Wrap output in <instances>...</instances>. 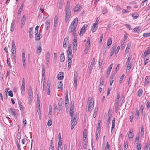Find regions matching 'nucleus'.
Wrapping results in <instances>:
<instances>
[{
  "instance_id": "f03ea898",
  "label": "nucleus",
  "mask_w": 150,
  "mask_h": 150,
  "mask_svg": "<svg viewBox=\"0 0 150 150\" xmlns=\"http://www.w3.org/2000/svg\"><path fill=\"white\" fill-rule=\"evenodd\" d=\"M65 21L67 22L71 16V11L70 5V2L68 1L65 6Z\"/></svg>"
},
{
  "instance_id": "f3484780",
  "label": "nucleus",
  "mask_w": 150,
  "mask_h": 150,
  "mask_svg": "<svg viewBox=\"0 0 150 150\" xmlns=\"http://www.w3.org/2000/svg\"><path fill=\"white\" fill-rule=\"evenodd\" d=\"M32 29V28H31L29 29L28 30L29 37L30 38H32L33 37V32Z\"/></svg>"
},
{
  "instance_id": "a878e982",
  "label": "nucleus",
  "mask_w": 150,
  "mask_h": 150,
  "mask_svg": "<svg viewBox=\"0 0 150 150\" xmlns=\"http://www.w3.org/2000/svg\"><path fill=\"white\" fill-rule=\"evenodd\" d=\"M65 60V57L63 52H62L60 55V60L61 62H64Z\"/></svg>"
},
{
  "instance_id": "c756f323",
  "label": "nucleus",
  "mask_w": 150,
  "mask_h": 150,
  "mask_svg": "<svg viewBox=\"0 0 150 150\" xmlns=\"http://www.w3.org/2000/svg\"><path fill=\"white\" fill-rule=\"evenodd\" d=\"M104 82V79L103 77H101L100 79V86H101L103 85Z\"/></svg>"
},
{
  "instance_id": "2f4dec72",
  "label": "nucleus",
  "mask_w": 150,
  "mask_h": 150,
  "mask_svg": "<svg viewBox=\"0 0 150 150\" xmlns=\"http://www.w3.org/2000/svg\"><path fill=\"white\" fill-rule=\"evenodd\" d=\"M74 108H72V107H70V115L71 117H73V113L74 111Z\"/></svg>"
},
{
  "instance_id": "4be33fe9",
  "label": "nucleus",
  "mask_w": 150,
  "mask_h": 150,
  "mask_svg": "<svg viewBox=\"0 0 150 150\" xmlns=\"http://www.w3.org/2000/svg\"><path fill=\"white\" fill-rule=\"evenodd\" d=\"M50 58V53L49 51L47 52L46 56V64L48 65L49 64V60Z\"/></svg>"
},
{
  "instance_id": "49530a36",
  "label": "nucleus",
  "mask_w": 150,
  "mask_h": 150,
  "mask_svg": "<svg viewBox=\"0 0 150 150\" xmlns=\"http://www.w3.org/2000/svg\"><path fill=\"white\" fill-rule=\"evenodd\" d=\"M114 79L113 77H111L110 79V85L111 86L112 85V83H113V81H114Z\"/></svg>"
},
{
  "instance_id": "4468645a",
  "label": "nucleus",
  "mask_w": 150,
  "mask_h": 150,
  "mask_svg": "<svg viewBox=\"0 0 150 150\" xmlns=\"http://www.w3.org/2000/svg\"><path fill=\"white\" fill-rule=\"evenodd\" d=\"M69 37V36L66 37L64 39L63 44V47L64 48H65L67 47L66 43L68 42V40Z\"/></svg>"
},
{
  "instance_id": "7c9ffc66",
  "label": "nucleus",
  "mask_w": 150,
  "mask_h": 150,
  "mask_svg": "<svg viewBox=\"0 0 150 150\" xmlns=\"http://www.w3.org/2000/svg\"><path fill=\"white\" fill-rule=\"evenodd\" d=\"M58 18L57 16H55L54 18V26H56L57 25L58 21Z\"/></svg>"
},
{
  "instance_id": "aec40b11",
  "label": "nucleus",
  "mask_w": 150,
  "mask_h": 150,
  "mask_svg": "<svg viewBox=\"0 0 150 150\" xmlns=\"http://www.w3.org/2000/svg\"><path fill=\"white\" fill-rule=\"evenodd\" d=\"M111 117L112 114L109 111L108 113V118L107 122V125H109Z\"/></svg>"
},
{
  "instance_id": "ea45409f",
  "label": "nucleus",
  "mask_w": 150,
  "mask_h": 150,
  "mask_svg": "<svg viewBox=\"0 0 150 150\" xmlns=\"http://www.w3.org/2000/svg\"><path fill=\"white\" fill-rule=\"evenodd\" d=\"M63 87V85L62 82L60 81L59 83L58 88L62 89Z\"/></svg>"
},
{
  "instance_id": "e2e57ef3",
  "label": "nucleus",
  "mask_w": 150,
  "mask_h": 150,
  "mask_svg": "<svg viewBox=\"0 0 150 150\" xmlns=\"http://www.w3.org/2000/svg\"><path fill=\"white\" fill-rule=\"evenodd\" d=\"M126 27L129 30H130L131 29V27L130 25L127 24H126L125 25Z\"/></svg>"
},
{
  "instance_id": "8fccbe9b",
  "label": "nucleus",
  "mask_w": 150,
  "mask_h": 150,
  "mask_svg": "<svg viewBox=\"0 0 150 150\" xmlns=\"http://www.w3.org/2000/svg\"><path fill=\"white\" fill-rule=\"evenodd\" d=\"M19 105V108L21 110L23 111L24 110V109L23 107V106L21 105V102H19L18 103Z\"/></svg>"
},
{
  "instance_id": "1a4fd4ad",
  "label": "nucleus",
  "mask_w": 150,
  "mask_h": 150,
  "mask_svg": "<svg viewBox=\"0 0 150 150\" xmlns=\"http://www.w3.org/2000/svg\"><path fill=\"white\" fill-rule=\"evenodd\" d=\"M51 81L49 80L47 81V84L46 87V89L47 94L49 95L50 94V86L51 85Z\"/></svg>"
},
{
  "instance_id": "6e6d98bb",
  "label": "nucleus",
  "mask_w": 150,
  "mask_h": 150,
  "mask_svg": "<svg viewBox=\"0 0 150 150\" xmlns=\"http://www.w3.org/2000/svg\"><path fill=\"white\" fill-rule=\"evenodd\" d=\"M58 111L57 106L56 104H55L54 105V112L55 113H56Z\"/></svg>"
},
{
  "instance_id": "c9c22d12",
  "label": "nucleus",
  "mask_w": 150,
  "mask_h": 150,
  "mask_svg": "<svg viewBox=\"0 0 150 150\" xmlns=\"http://www.w3.org/2000/svg\"><path fill=\"white\" fill-rule=\"evenodd\" d=\"M12 55L13 57V58L14 59V61L16 63V52H12Z\"/></svg>"
},
{
  "instance_id": "338daca9",
  "label": "nucleus",
  "mask_w": 150,
  "mask_h": 150,
  "mask_svg": "<svg viewBox=\"0 0 150 150\" xmlns=\"http://www.w3.org/2000/svg\"><path fill=\"white\" fill-rule=\"evenodd\" d=\"M93 65H90V66L89 68V73H91V71H92V70L93 68Z\"/></svg>"
},
{
  "instance_id": "9b49d317",
  "label": "nucleus",
  "mask_w": 150,
  "mask_h": 150,
  "mask_svg": "<svg viewBox=\"0 0 150 150\" xmlns=\"http://www.w3.org/2000/svg\"><path fill=\"white\" fill-rule=\"evenodd\" d=\"M9 111L11 114L13 115L15 117H16L17 115L15 112V110L13 108H11L9 109Z\"/></svg>"
},
{
  "instance_id": "20e7f679",
  "label": "nucleus",
  "mask_w": 150,
  "mask_h": 150,
  "mask_svg": "<svg viewBox=\"0 0 150 150\" xmlns=\"http://www.w3.org/2000/svg\"><path fill=\"white\" fill-rule=\"evenodd\" d=\"M132 58V55L131 54H129L128 55V58L126 61V64L127 65L126 71H129L130 69L131 66L132 64V62H130Z\"/></svg>"
},
{
  "instance_id": "09e8293b",
  "label": "nucleus",
  "mask_w": 150,
  "mask_h": 150,
  "mask_svg": "<svg viewBox=\"0 0 150 150\" xmlns=\"http://www.w3.org/2000/svg\"><path fill=\"white\" fill-rule=\"evenodd\" d=\"M113 65V63H112L110 64V65L109 67L107 69V71H111V69L112 68V67Z\"/></svg>"
},
{
  "instance_id": "a211bd4d",
  "label": "nucleus",
  "mask_w": 150,
  "mask_h": 150,
  "mask_svg": "<svg viewBox=\"0 0 150 150\" xmlns=\"http://www.w3.org/2000/svg\"><path fill=\"white\" fill-rule=\"evenodd\" d=\"M65 106L66 107L67 106L66 105H67V103H69V99H68V90H66V96H65Z\"/></svg>"
},
{
  "instance_id": "f8f14e48",
  "label": "nucleus",
  "mask_w": 150,
  "mask_h": 150,
  "mask_svg": "<svg viewBox=\"0 0 150 150\" xmlns=\"http://www.w3.org/2000/svg\"><path fill=\"white\" fill-rule=\"evenodd\" d=\"M25 81L24 78L22 79V86L21 87V92H23L25 91Z\"/></svg>"
},
{
  "instance_id": "37998d69",
  "label": "nucleus",
  "mask_w": 150,
  "mask_h": 150,
  "mask_svg": "<svg viewBox=\"0 0 150 150\" xmlns=\"http://www.w3.org/2000/svg\"><path fill=\"white\" fill-rule=\"evenodd\" d=\"M144 134V127L143 125L141 126V135L143 136Z\"/></svg>"
},
{
  "instance_id": "de8ad7c7",
  "label": "nucleus",
  "mask_w": 150,
  "mask_h": 150,
  "mask_svg": "<svg viewBox=\"0 0 150 150\" xmlns=\"http://www.w3.org/2000/svg\"><path fill=\"white\" fill-rule=\"evenodd\" d=\"M64 0H60L59 7L60 9H61L63 7V2Z\"/></svg>"
},
{
  "instance_id": "774afa93",
  "label": "nucleus",
  "mask_w": 150,
  "mask_h": 150,
  "mask_svg": "<svg viewBox=\"0 0 150 150\" xmlns=\"http://www.w3.org/2000/svg\"><path fill=\"white\" fill-rule=\"evenodd\" d=\"M148 143H146L145 145V147L144 149V150H147L148 148Z\"/></svg>"
},
{
  "instance_id": "0eeeda50",
  "label": "nucleus",
  "mask_w": 150,
  "mask_h": 150,
  "mask_svg": "<svg viewBox=\"0 0 150 150\" xmlns=\"http://www.w3.org/2000/svg\"><path fill=\"white\" fill-rule=\"evenodd\" d=\"M73 58V56H68V69L69 70L71 65V59Z\"/></svg>"
},
{
  "instance_id": "7ed1b4c3",
  "label": "nucleus",
  "mask_w": 150,
  "mask_h": 150,
  "mask_svg": "<svg viewBox=\"0 0 150 150\" xmlns=\"http://www.w3.org/2000/svg\"><path fill=\"white\" fill-rule=\"evenodd\" d=\"M93 98H91L90 100H88L86 106V111L87 112H91L93 110L94 107Z\"/></svg>"
},
{
  "instance_id": "72a5a7b5",
  "label": "nucleus",
  "mask_w": 150,
  "mask_h": 150,
  "mask_svg": "<svg viewBox=\"0 0 150 150\" xmlns=\"http://www.w3.org/2000/svg\"><path fill=\"white\" fill-rule=\"evenodd\" d=\"M85 31V29H84L83 28H82L80 32L79 35L80 36L83 35Z\"/></svg>"
},
{
  "instance_id": "13d9d810",
  "label": "nucleus",
  "mask_w": 150,
  "mask_h": 150,
  "mask_svg": "<svg viewBox=\"0 0 150 150\" xmlns=\"http://www.w3.org/2000/svg\"><path fill=\"white\" fill-rule=\"evenodd\" d=\"M17 138L18 139H20L21 137V133H18L17 135Z\"/></svg>"
},
{
  "instance_id": "39448f33",
  "label": "nucleus",
  "mask_w": 150,
  "mask_h": 150,
  "mask_svg": "<svg viewBox=\"0 0 150 150\" xmlns=\"http://www.w3.org/2000/svg\"><path fill=\"white\" fill-rule=\"evenodd\" d=\"M150 54V46L147 48L143 54L142 55V57L143 58H145Z\"/></svg>"
},
{
  "instance_id": "3c124183",
  "label": "nucleus",
  "mask_w": 150,
  "mask_h": 150,
  "mask_svg": "<svg viewBox=\"0 0 150 150\" xmlns=\"http://www.w3.org/2000/svg\"><path fill=\"white\" fill-rule=\"evenodd\" d=\"M58 106H59V112H60V110L62 109V104L61 103H60L59 102L58 104Z\"/></svg>"
},
{
  "instance_id": "bb28decb",
  "label": "nucleus",
  "mask_w": 150,
  "mask_h": 150,
  "mask_svg": "<svg viewBox=\"0 0 150 150\" xmlns=\"http://www.w3.org/2000/svg\"><path fill=\"white\" fill-rule=\"evenodd\" d=\"M15 24V21L14 20H13L11 23V32H13L14 29V25Z\"/></svg>"
},
{
  "instance_id": "5701e85b",
  "label": "nucleus",
  "mask_w": 150,
  "mask_h": 150,
  "mask_svg": "<svg viewBox=\"0 0 150 150\" xmlns=\"http://www.w3.org/2000/svg\"><path fill=\"white\" fill-rule=\"evenodd\" d=\"M133 136V130L130 129L129 130V132L128 135V137L129 139H132Z\"/></svg>"
},
{
  "instance_id": "6e6552de",
  "label": "nucleus",
  "mask_w": 150,
  "mask_h": 150,
  "mask_svg": "<svg viewBox=\"0 0 150 150\" xmlns=\"http://www.w3.org/2000/svg\"><path fill=\"white\" fill-rule=\"evenodd\" d=\"M82 8L80 5L77 4L74 7L73 9L74 12L80 11L82 9Z\"/></svg>"
},
{
  "instance_id": "2eb2a0df",
  "label": "nucleus",
  "mask_w": 150,
  "mask_h": 150,
  "mask_svg": "<svg viewBox=\"0 0 150 150\" xmlns=\"http://www.w3.org/2000/svg\"><path fill=\"white\" fill-rule=\"evenodd\" d=\"M67 54L68 56H70V55L72 56V53L71 47V46H69L68 47Z\"/></svg>"
},
{
  "instance_id": "864d4df0",
  "label": "nucleus",
  "mask_w": 150,
  "mask_h": 150,
  "mask_svg": "<svg viewBox=\"0 0 150 150\" xmlns=\"http://www.w3.org/2000/svg\"><path fill=\"white\" fill-rule=\"evenodd\" d=\"M141 144H137V150H141Z\"/></svg>"
},
{
  "instance_id": "bf43d9fd",
  "label": "nucleus",
  "mask_w": 150,
  "mask_h": 150,
  "mask_svg": "<svg viewBox=\"0 0 150 150\" xmlns=\"http://www.w3.org/2000/svg\"><path fill=\"white\" fill-rule=\"evenodd\" d=\"M124 77V75L123 74L120 77L119 80V82L120 83H122V81Z\"/></svg>"
},
{
  "instance_id": "393cba45",
  "label": "nucleus",
  "mask_w": 150,
  "mask_h": 150,
  "mask_svg": "<svg viewBox=\"0 0 150 150\" xmlns=\"http://www.w3.org/2000/svg\"><path fill=\"white\" fill-rule=\"evenodd\" d=\"M37 46V49L36 51L37 53L40 54L42 51V48L40 47V45H38Z\"/></svg>"
},
{
  "instance_id": "0e129e2a",
  "label": "nucleus",
  "mask_w": 150,
  "mask_h": 150,
  "mask_svg": "<svg viewBox=\"0 0 150 150\" xmlns=\"http://www.w3.org/2000/svg\"><path fill=\"white\" fill-rule=\"evenodd\" d=\"M74 79V86L75 88H76L77 85V79Z\"/></svg>"
},
{
  "instance_id": "58836bf2",
  "label": "nucleus",
  "mask_w": 150,
  "mask_h": 150,
  "mask_svg": "<svg viewBox=\"0 0 150 150\" xmlns=\"http://www.w3.org/2000/svg\"><path fill=\"white\" fill-rule=\"evenodd\" d=\"M138 96L140 97L142 94L143 91L142 89H139L138 90Z\"/></svg>"
},
{
  "instance_id": "cd10ccee",
  "label": "nucleus",
  "mask_w": 150,
  "mask_h": 150,
  "mask_svg": "<svg viewBox=\"0 0 150 150\" xmlns=\"http://www.w3.org/2000/svg\"><path fill=\"white\" fill-rule=\"evenodd\" d=\"M97 25L96 24L94 23L91 28V30L93 32H95L97 28V27L96 26Z\"/></svg>"
},
{
  "instance_id": "a18cd8bd",
  "label": "nucleus",
  "mask_w": 150,
  "mask_h": 150,
  "mask_svg": "<svg viewBox=\"0 0 150 150\" xmlns=\"http://www.w3.org/2000/svg\"><path fill=\"white\" fill-rule=\"evenodd\" d=\"M105 150H110V145L108 142L106 143V146L105 147Z\"/></svg>"
},
{
  "instance_id": "f704fd0d",
  "label": "nucleus",
  "mask_w": 150,
  "mask_h": 150,
  "mask_svg": "<svg viewBox=\"0 0 150 150\" xmlns=\"http://www.w3.org/2000/svg\"><path fill=\"white\" fill-rule=\"evenodd\" d=\"M149 77L148 76H146L145 79V83L147 84L149 82Z\"/></svg>"
},
{
  "instance_id": "6ab92c4d",
  "label": "nucleus",
  "mask_w": 150,
  "mask_h": 150,
  "mask_svg": "<svg viewBox=\"0 0 150 150\" xmlns=\"http://www.w3.org/2000/svg\"><path fill=\"white\" fill-rule=\"evenodd\" d=\"M100 120H98V124L97 129V133H98V134H99L100 132Z\"/></svg>"
},
{
  "instance_id": "052dcab7",
  "label": "nucleus",
  "mask_w": 150,
  "mask_h": 150,
  "mask_svg": "<svg viewBox=\"0 0 150 150\" xmlns=\"http://www.w3.org/2000/svg\"><path fill=\"white\" fill-rule=\"evenodd\" d=\"M8 95L11 97H12L13 96L12 91L10 90L9 91Z\"/></svg>"
},
{
  "instance_id": "b1692460",
  "label": "nucleus",
  "mask_w": 150,
  "mask_h": 150,
  "mask_svg": "<svg viewBox=\"0 0 150 150\" xmlns=\"http://www.w3.org/2000/svg\"><path fill=\"white\" fill-rule=\"evenodd\" d=\"M13 51L16 52V46L13 40L12 42V52Z\"/></svg>"
},
{
  "instance_id": "9d476101",
  "label": "nucleus",
  "mask_w": 150,
  "mask_h": 150,
  "mask_svg": "<svg viewBox=\"0 0 150 150\" xmlns=\"http://www.w3.org/2000/svg\"><path fill=\"white\" fill-rule=\"evenodd\" d=\"M25 15H23L21 21V27H23L24 25L25 21Z\"/></svg>"
},
{
  "instance_id": "412c9836",
  "label": "nucleus",
  "mask_w": 150,
  "mask_h": 150,
  "mask_svg": "<svg viewBox=\"0 0 150 150\" xmlns=\"http://www.w3.org/2000/svg\"><path fill=\"white\" fill-rule=\"evenodd\" d=\"M42 37L40 34L39 33L38 34L35 35V40H39Z\"/></svg>"
},
{
  "instance_id": "c85d7f7f",
  "label": "nucleus",
  "mask_w": 150,
  "mask_h": 150,
  "mask_svg": "<svg viewBox=\"0 0 150 150\" xmlns=\"http://www.w3.org/2000/svg\"><path fill=\"white\" fill-rule=\"evenodd\" d=\"M50 26V21L47 20L45 23V28L47 30H48Z\"/></svg>"
},
{
  "instance_id": "603ef678",
  "label": "nucleus",
  "mask_w": 150,
  "mask_h": 150,
  "mask_svg": "<svg viewBox=\"0 0 150 150\" xmlns=\"http://www.w3.org/2000/svg\"><path fill=\"white\" fill-rule=\"evenodd\" d=\"M78 74L76 71L74 72V79H77Z\"/></svg>"
},
{
  "instance_id": "69168bd1",
  "label": "nucleus",
  "mask_w": 150,
  "mask_h": 150,
  "mask_svg": "<svg viewBox=\"0 0 150 150\" xmlns=\"http://www.w3.org/2000/svg\"><path fill=\"white\" fill-rule=\"evenodd\" d=\"M143 36L144 37H148L150 36V33H144L143 34Z\"/></svg>"
},
{
  "instance_id": "f257e3e1",
  "label": "nucleus",
  "mask_w": 150,
  "mask_h": 150,
  "mask_svg": "<svg viewBox=\"0 0 150 150\" xmlns=\"http://www.w3.org/2000/svg\"><path fill=\"white\" fill-rule=\"evenodd\" d=\"M78 18L77 17L75 18L71 23L68 29L69 32L72 33V34L74 37V39L73 42V46H77V37L75 33V30L78 24Z\"/></svg>"
},
{
  "instance_id": "473e14b6",
  "label": "nucleus",
  "mask_w": 150,
  "mask_h": 150,
  "mask_svg": "<svg viewBox=\"0 0 150 150\" xmlns=\"http://www.w3.org/2000/svg\"><path fill=\"white\" fill-rule=\"evenodd\" d=\"M108 11L107 8L104 7L102 10V13L103 14H104L106 13Z\"/></svg>"
},
{
  "instance_id": "5fc2aeb1",
  "label": "nucleus",
  "mask_w": 150,
  "mask_h": 150,
  "mask_svg": "<svg viewBox=\"0 0 150 150\" xmlns=\"http://www.w3.org/2000/svg\"><path fill=\"white\" fill-rule=\"evenodd\" d=\"M136 15H134V14H132V16L133 17V19H137L139 15L137 14H135Z\"/></svg>"
},
{
  "instance_id": "4c0bfd02",
  "label": "nucleus",
  "mask_w": 150,
  "mask_h": 150,
  "mask_svg": "<svg viewBox=\"0 0 150 150\" xmlns=\"http://www.w3.org/2000/svg\"><path fill=\"white\" fill-rule=\"evenodd\" d=\"M90 40L89 37H88L87 39V41L86 44V47H90Z\"/></svg>"
},
{
  "instance_id": "79ce46f5",
  "label": "nucleus",
  "mask_w": 150,
  "mask_h": 150,
  "mask_svg": "<svg viewBox=\"0 0 150 150\" xmlns=\"http://www.w3.org/2000/svg\"><path fill=\"white\" fill-rule=\"evenodd\" d=\"M112 42V41L111 39L108 40L107 43V45L108 46H110Z\"/></svg>"
},
{
  "instance_id": "e433bc0d",
  "label": "nucleus",
  "mask_w": 150,
  "mask_h": 150,
  "mask_svg": "<svg viewBox=\"0 0 150 150\" xmlns=\"http://www.w3.org/2000/svg\"><path fill=\"white\" fill-rule=\"evenodd\" d=\"M128 146V142L127 141H125L124 143V149L125 150L127 149Z\"/></svg>"
},
{
  "instance_id": "dca6fc26",
  "label": "nucleus",
  "mask_w": 150,
  "mask_h": 150,
  "mask_svg": "<svg viewBox=\"0 0 150 150\" xmlns=\"http://www.w3.org/2000/svg\"><path fill=\"white\" fill-rule=\"evenodd\" d=\"M141 28L140 26L137 27L133 29L132 30V32L134 33H138L141 30Z\"/></svg>"
},
{
  "instance_id": "a19ab883",
  "label": "nucleus",
  "mask_w": 150,
  "mask_h": 150,
  "mask_svg": "<svg viewBox=\"0 0 150 150\" xmlns=\"http://www.w3.org/2000/svg\"><path fill=\"white\" fill-rule=\"evenodd\" d=\"M51 117V116L50 117H49V118L50 119L48 121V122H47V126H51L52 124V120H51V119L50 118V117Z\"/></svg>"
},
{
  "instance_id": "680f3d73",
  "label": "nucleus",
  "mask_w": 150,
  "mask_h": 150,
  "mask_svg": "<svg viewBox=\"0 0 150 150\" xmlns=\"http://www.w3.org/2000/svg\"><path fill=\"white\" fill-rule=\"evenodd\" d=\"M52 109L51 106L50 105H49V114H50V115H51L52 114Z\"/></svg>"
},
{
  "instance_id": "4d7b16f0",
  "label": "nucleus",
  "mask_w": 150,
  "mask_h": 150,
  "mask_svg": "<svg viewBox=\"0 0 150 150\" xmlns=\"http://www.w3.org/2000/svg\"><path fill=\"white\" fill-rule=\"evenodd\" d=\"M130 48V45L129 44L127 45V48H126V50H125V52H128L129 50V49Z\"/></svg>"
},
{
  "instance_id": "c03bdc74",
  "label": "nucleus",
  "mask_w": 150,
  "mask_h": 150,
  "mask_svg": "<svg viewBox=\"0 0 150 150\" xmlns=\"http://www.w3.org/2000/svg\"><path fill=\"white\" fill-rule=\"evenodd\" d=\"M139 110H136V113H135V117L136 118L138 119V117L139 116Z\"/></svg>"
},
{
  "instance_id": "423d86ee",
  "label": "nucleus",
  "mask_w": 150,
  "mask_h": 150,
  "mask_svg": "<svg viewBox=\"0 0 150 150\" xmlns=\"http://www.w3.org/2000/svg\"><path fill=\"white\" fill-rule=\"evenodd\" d=\"M71 121H72L71 124V129L72 130L76 124L77 120L76 117H72L71 119Z\"/></svg>"
},
{
  "instance_id": "ddd939ff",
  "label": "nucleus",
  "mask_w": 150,
  "mask_h": 150,
  "mask_svg": "<svg viewBox=\"0 0 150 150\" xmlns=\"http://www.w3.org/2000/svg\"><path fill=\"white\" fill-rule=\"evenodd\" d=\"M64 73L62 72H60L57 75V78L59 80H61L63 79L64 77Z\"/></svg>"
}]
</instances>
